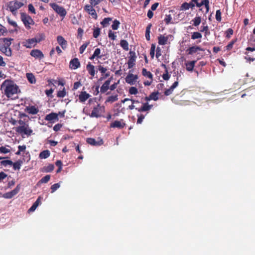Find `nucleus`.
<instances>
[{"instance_id": "27", "label": "nucleus", "mask_w": 255, "mask_h": 255, "mask_svg": "<svg viewBox=\"0 0 255 255\" xmlns=\"http://www.w3.org/2000/svg\"><path fill=\"white\" fill-rule=\"evenodd\" d=\"M101 54V49L99 48H97L95 49L93 54L91 57H90V59L93 60L95 58H101L102 56L100 55Z\"/></svg>"}, {"instance_id": "60", "label": "nucleus", "mask_w": 255, "mask_h": 255, "mask_svg": "<svg viewBox=\"0 0 255 255\" xmlns=\"http://www.w3.org/2000/svg\"><path fill=\"white\" fill-rule=\"evenodd\" d=\"M2 197L5 199H10L13 197L11 194L10 192L3 194Z\"/></svg>"}, {"instance_id": "17", "label": "nucleus", "mask_w": 255, "mask_h": 255, "mask_svg": "<svg viewBox=\"0 0 255 255\" xmlns=\"http://www.w3.org/2000/svg\"><path fill=\"white\" fill-rule=\"evenodd\" d=\"M80 66V63L78 58H74L70 62V68L72 69H76Z\"/></svg>"}, {"instance_id": "19", "label": "nucleus", "mask_w": 255, "mask_h": 255, "mask_svg": "<svg viewBox=\"0 0 255 255\" xmlns=\"http://www.w3.org/2000/svg\"><path fill=\"white\" fill-rule=\"evenodd\" d=\"M125 126V124L123 122V120H122L121 121H115L111 124V127L122 128H123Z\"/></svg>"}, {"instance_id": "46", "label": "nucleus", "mask_w": 255, "mask_h": 255, "mask_svg": "<svg viewBox=\"0 0 255 255\" xmlns=\"http://www.w3.org/2000/svg\"><path fill=\"white\" fill-rule=\"evenodd\" d=\"M10 149L7 148L6 146H0V152L2 153H7L10 152Z\"/></svg>"}, {"instance_id": "9", "label": "nucleus", "mask_w": 255, "mask_h": 255, "mask_svg": "<svg viewBox=\"0 0 255 255\" xmlns=\"http://www.w3.org/2000/svg\"><path fill=\"white\" fill-rule=\"evenodd\" d=\"M137 79V75L129 73L126 77L125 80L127 83L133 85L135 84Z\"/></svg>"}, {"instance_id": "11", "label": "nucleus", "mask_w": 255, "mask_h": 255, "mask_svg": "<svg viewBox=\"0 0 255 255\" xmlns=\"http://www.w3.org/2000/svg\"><path fill=\"white\" fill-rule=\"evenodd\" d=\"M152 107V105H149L148 103H144L142 104L140 107H137L136 110L140 112L149 111Z\"/></svg>"}, {"instance_id": "59", "label": "nucleus", "mask_w": 255, "mask_h": 255, "mask_svg": "<svg viewBox=\"0 0 255 255\" xmlns=\"http://www.w3.org/2000/svg\"><path fill=\"white\" fill-rule=\"evenodd\" d=\"M172 19V17L170 14L166 15L165 18H164V21L166 24H168L170 22Z\"/></svg>"}, {"instance_id": "44", "label": "nucleus", "mask_w": 255, "mask_h": 255, "mask_svg": "<svg viewBox=\"0 0 255 255\" xmlns=\"http://www.w3.org/2000/svg\"><path fill=\"white\" fill-rule=\"evenodd\" d=\"M201 31L203 32H204L206 35L210 34V31L207 25L201 26Z\"/></svg>"}, {"instance_id": "42", "label": "nucleus", "mask_w": 255, "mask_h": 255, "mask_svg": "<svg viewBox=\"0 0 255 255\" xmlns=\"http://www.w3.org/2000/svg\"><path fill=\"white\" fill-rule=\"evenodd\" d=\"M158 92H153L149 95V99H151V100H153L155 101H157L158 99Z\"/></svg>"}, {"instance_id": "62", "label": "nucleus", "mask_w": 255, "mask_h": 255, "mask_svg": "<svg viewBox=\"0 0 255 255\" xmlns=\"http://www.w3.org/2000/svg\"><path fill=\"white\" fill-rule=\"evenodd\" d=\"M98 69L102 74L105 73L107 71V69L106 68L103 67L101 65L99 66Z\"/></svg>"}, {"instance_id": "20", "label": "nucleus", "mask_w": 255, "mask_h": 255, "mask_svg": "<svg viewBox=\"0 0 255 255\" xmlns=\"http://www.w3.org/2000/svg\"><path fill=\"white\" fill-rule=\"evenodd\" d=\"M57 40L59 44L61 46V47L63 49H64L66 47L67 41L62 36H58L57 37Z\"/></svg>"}, {"instance_id": "63", "label": "nucleus", "mask_w": 255, "mask_h": 255, "mask_svg": "<svg viewBox=\"0 0 255 255\" xmlns=\"http://www.w3.org/2000/svg\"><path fill=\"white\" fill-rule=\"evenodd\" d=\"M61 127H62V125L61 124H56L53 127V130L55 131H57L60 129Z\"/></svg>"}, {"instance_id": "4", "label": "nucleus", "mask_w": 255, "mask_h": 255, "mask_svg": "<svg viewBox=\"0 0 255 255\" xmlns=\"http://www.w3.org/2000/svg\"><path fill=\"white\" fill-rule=\"evenodd\" d=\"M50 5L55 12H56L60 16H62L63 18H64L66 15V10L63 7L59 6L55 3H50Z\"/></svg>"}, {"instance_id": "15", "label": "nucleus", "mask_w": 255, "mask_h": 255, "mask_svg": "<svg viewBox=\"0 0 255 255\" xmlns=\"http://www.w3.org/2000/svg\"><path fill=\"white\" fill-rule=\"evenodd\" d=\"M45 120L47 121H50L53 122H54L55 121H58V115L54 113H50L46 116Z\"/></svg>"}, {"instance_id": "48", "label": "nucleus", "mask_w": 255, "mask_h": 255, "mask_svg": "<svg viewBox=\"0 0 255 255\" xmlns=\"http://www.w3.org/2000/svg\"><path fill=\"white\" fill-rule=\"evenodd\" d=\"M193 21L194 22V25L195 26H197L201 23V18L200 17H196L193 20Z\"/></svg>"}, {"instance_id": "2", "label": "nucleus", "mask_w": 255, "mask_h": 255, "mask_svg": "<svg viewBox=\"0 0 255 255\" xmlns=\"http://www.w3.org/2000/svg\"><path fill=\"white\" fill-rule=\"evenodd\" d=\"M21 15V20L23 22L25 26L29 29L30 28V25H33L34 24V22L32 18L25 13L21 12L20 13Z\"/></svg>"}, {"instance_id": "26", "label": "nucleus", "mask_w": 255, "mask_h": 255, "mask_svg": "<svg viewBox=\"0 0 255 255\" xmlns=\"http://www.w3.org/2000/svg\"><path fill=\"white\" fill-rule=\"evenodd\" d=\"M135 60L136 57L134 55L129 57L128 62V68L129 69L131 68L135 65Z\"/></svg>"}, {"instance_id": "54", "label": "nucleus", "mask_w": 255, "mask_h": 255, "mask_svg": "<svg viewBox=\"0 0 255 255\" xmlns=\"http://www.w3.org/2000/svg\"><path fill=\"white\" fill-rule=\"evenodd\" d=\"M216 19L218 21L221 20V12L220 10H217L216 12Z\"/></svg>"}, {"instance_id": "43", "label": "nucleus", "mask_w": 255, "mask_h": 255, "mask_svg": "<svg viewBox=\"0 0 255 255\" xmlns=\"http://www.w3.org/2000/svg\"><path fill=\"white\" fill-rule=\"evenodd\" d=\"M201 37H202L201 34L198 32H193L191 36V38L193 39H198V38H200Z\"/></svg>"}, {"instance_id": "52", "label": "nucleus", "mask_w": 255, "mask_h": 255, "mask_svg": "<svg viewBox=\"0 0 255 255\" xmlns=\"http://www.w3.org/2000/svg\"><path fill=\"white\" fill-rule=\"evenodd\" d=\"M108 36L112 40H115L117 37L116 33L113 32L111 30L109 31Z\"/></svg>"}, {"instance_id": "23", "label": "nucleus", "mask_w": 255, "mask_h": 255, "mask_svg": "<svg viewBox=\"0 0 255 255\" xmlns=\"http://www.w3.org/2000/svg\"><path fill=\"white\" fill-rule=\"evenodd\" d=\"M86 69L90 75L92 77L95 76V69L94 65H92L90 63H89L86 66Z\"/></svg>"}, {"instance_id": "61", "label": "nucleus", "mask_w": 255, "mask_h": 255, "mask_svg": "<svg viewBox=\"0 0 255 255\" xmlns=\"http://www.w3.org/2000/svg\"><path fill=\"white\" fill-rule=\"evenodd\" d=\"M103 0H90L91 5L95 6L101 2Z\"/></svg>"}, {"instance_id": "28", "label": "nucleus", "mask_w": 255, "mask_h": 255, "mask_svg": "<svg viewBox=\"0 0 255 255\" xmlns=\"http://www.w3.org/2000/svg\"><path fill=\"white\" fill-rule=\"evenodd\" d=\"M195 6V4L192 2L187 3L184 2L181 6V10H187L189 8H193Z\"/></svg>"}, {"instance_id": "35", "label": "nucleus", "mask_w": 255, "mask_h": 255, "mask_svg": "<svg viewBox=\"0 0 255 255\" xmlns=\"http://www.w3.org/2000/svg\"><path fill=\"white\" fill-rule=\"evenodd\" d=\"M121 47L125 50H128V43L126 40H122L120 42Z\"/></svg>"}, {"instance_id": "55", "label": "nucleus", "mask_w": 255, "mask_h": 255, "mask_svg": "<svg viewBox=\"0 0 255 255\" xmlns=\"http://www.w3.org/2000/svg\"><path fill=\"white\" fill-rule=\"evenodd\" d=\"M12 39L11 38H5L3 39V42H4V44L6 46L9 47L10 45L11 44V41Z\"/></svg>"}, {"instance_id": "56", "label": "nucleus", "mask_w": 255, "mask_h": 255, "mask_svg": "<svg viewBox=\"0 0 255 255\" xmlns=\"http://www.w3.org/2000/svg\"><path fill=\"white\" fill-rule=\"evenodd\" d=\"M137 116L138 117V119L137 121V124H141L143 119H144V117H145L144 116L140 114V115H137Z\"/></svg>"}, {"instance_id": "32", "label": "nucleus", "mask_w": 255, "mask_h": 255, "mask_svg": "<svg viewBox=\"0 0 255 255\" xmlns=\"http://www.w3.org/2000/svg\"><path fill=\"white\" fill-rule=\"evenodd\" d=\"M50 156V151L48 150H44L39 154V157L41 159H45Z\"/></svg>"}, {"instance_id": "16", "label": "nucleus", "mask_w": 255, "mask_h": 255, "mask_svg": "<svg viewBox=\"0 0 255 255\" xmlns=\"http://www.w3.org/2000/svg\"><path fill=\"white\" fill-rule=\"evenodd\" d=\"M0 50L7 56H11V50L9 47L5 45L0 46Z\"/></svg>"}, {"instance_id": "18", "label": "nucleus", "mask_w": 255, "mask_h": 255, "mask_svg": "<svg viewBox=\"0 0 255 255\" xmlns=\"http://www.w3.org/2000/svg\"><path fill=\"white\" fill-rule=\"evenodd\" d=\"M25 111L30 114L35 115L38 112L39 110L34 106H29L26 107Z\"/></svg>"}, {"instance_id": "57", "label": "nucleus", "mask_w": 255, "mask_h": 255, "mask_svg": "<svg viewBox=\"0 0 255 255\" xmlns=\"http://www.w3.org/2000/svg\"><path fill=\"white\" fill-rule=\"evenodd\" d=\"M170 75L168 74L167 69L165 70V73L162 75V78L165 80H168L170 78Z\"/></svg>"}, {"instance_id": "1", "label": "nucleus", "mask_w": 255, "mask_h": 255, "mask_svg": "<svg viewBox=\"0 0 255 255\" xmlns=\"http://www.w3.org/2000/svg\"><path fill=\"white\" fill-rule=\"evenodd\" d=\"M1 89L4 95L8 98L13 99L19 90L18 87L12 81L6 80L2 84Z\"/></svg>"}, {"instance_id": "3", "label": "nucleus", "mask_w": 255, "mask_h": 255, "mask_svg": "<svg viewBox=\"0 0 255 255\" xmlns=\"http://www.w3.org/2000/svg\"><path fill=\"white\" fill-rule=\"evenodd\" d=\"M23 3L18 1H11L8 3V8L13 15H16V11L18 9L23 6Z\"/></svg>"}, {"instance_id": "49", "label": "nucleus", "mask_w": 255, "mask_h": 255, "mask_svg": "<svg viewBox=\"0 0 255 255\" xmlns=\"http://www.w3.org/2000/svg\"><path fill=\"white\" fill-rule=\"evenodd\" d=\"M60 185L59 183L52 185L51 187V193H54L57 189L60 187Z\"/></svg>"}, {"instance_id": "12", "label": "nucleus", "mask_w": 255, "mask_h": 255, "mask_svg": "<svg viewBox=\"0 0 255 255\" xmlns=\"http://www.w3.org/2000/svg\"><path fill=\"white\" fill-rule=\"evenodd\" d=\"M87 142L89 144L94 146H100L103 144V140L102 139L96 140L93 138H88L87 139Z\"/></svg>"}, {"instance_id": "45", "label": "nucleus", "mask_w": 255, "mask_h": 255, "mask_svg": "<svg viewBox=\"0 0 255 255\" xmlns=\"http://www.w3.org/2000/svg\"><path fill=\"white\" fill-rule=\"evenodd\" d=\"M50 179V176L49 175H47L42 178L40 180V182L42 183H46L49 181Z\"/></svg>"}, {"instance_id": "8", "label": "nucleus", "mask_w": 255, "mask_h": 255, "mask_svg": "<svg viewBox=\"0 0 255 255\" xmlns=\"http://www.w3.org/2000/svg\"><path fill=\"white\" fill-rule=\"evenodd\" d=\"M43 39V37L42 35L41 39H37V38L29 39L26 41L24 45L26 48H30L32 46H34L37 43L39 42Z\"/></svg>"}, {"instance_id": "5", "label": "nucleus", "mask_w": 255, "mask_h": 255, "mask_svg": "<svg viewBox=\"0 0 255 255\" xmlns=\"http://www.w3.org/2000/svg\"><path fill=\"white\" fill-rule=\"evenodd\" d=\"M16 131L21 134H24L29 136L32 132V130L29 127L28 125L25 126H19L16 128Z\"/></svg>"}, {"instance_id": "21", "label": "nucleus", "mask_w": 255, "mask_h": 255, "mask_svg": "<svg viewBox=\"0 0 255 255\" xmlns=\"http://www.w3.org/2000/svg\"><path fill=\"white\" fill-rule=\"evenodd\" d=\"M90 97V95L87 93L86 92H82L79 96V99L80 102L83 103L85 102Z\"/></svg>"}, {"instance_id": "58", "label": "nucleus", "mask_w": 255, "mask_h": 255, "mask_svg": "<svg viewBox=\"0 0 255 255\" xmlns=\"http://www.w3.org/2000/svg\"><path fill=\"white\" fill-rule=\"evenodd\" d=\"M226 37L230 38L231 36L233 34V30L231 28H229L226 32Z\"/></svg>"}, {"instance_id": "14", "label": "nucleus", "mask_w": 255, "mask_h": 255, "mask_svg": "<svg viewBox=\"0 0 255 255\" xmlns=\"http://www.w3.org/2000/svg\"><path fill=\"white\" fill-rule=\"evenodd\" d=\"M112 79V77H111L109 80L105 81V83L103 84L100 89V91L102 93H105L109 89V86Z\"/></svg>"}, {"instance_id": "33", "label": "nucleus", "mask_w": 255, "mask_h": 255, "mask_svg": "<svg viewBox=\"0 0 255 255\" xmlns=\"http://www.w3.org/2000/svg\"><path fill=\"white\" fill-rule=\"evenodd\" d=\"M131 102H132V104L128 106V109L129 110H133V109H135L136 110V104H139L140 102L138 101L135 100H131Z\"/></svg>"}, {"instance_id": "40", "label": "nucleus", "mask_w": 255, "mask_h": 255, "mask_svg": "<svg viewBox=\"0 0 255 255\" xmlns=\"http://www.w3.org/2000/svg\"><path fill=\"white\" fill-rule=\"evenodd\" d=\"M0 164L1 165H3L5 167L7 166V165L11 166L12 164H13V162L12 161L9 160H2L0 162Z\"/></svg>"}, {"instance_id": "41", "label": "nucleus", "mask_w": 255, "mask_h": 255, "mask_svg": "<svg viewBox=\"0 0 255 255\" xmlns=\"http://www.w3.org/2000/svg\"><path fill=\"white\" fill-rule=\"evenodd\" d=\"M20 188V185H17L16 187V188L10 191L12 197L14 196L15 195H16L19 191Z\"/></svg>"}, {"instance_id": "24", "label": "nucleus", "mask_w": 255, "mask_h": 255, "mask_svg": "<svg viewBox=\"0 0 255 255\" xmlns=\"http://www.w3.org/2000/svg\"><path fill=\"white\" fill-rule=\"evenodd\" d=\"M198 51H203V49L198 46L191 47L187 50L188 54L190 55L193 54Z\"/></svg>"}, {"instance_id": "22", "label": "nucleus", "mask_w": 255, "mask_h": 255, "mask_svg": "<svg viewBox=\"0 0 255 255\" xmlns=\"http://www.w3.org/2000/svg\"><path fill=\"white\" fill-rule=\"evenodd\" d=\"M203 5H204L205 6L206 13H208L209 10V1L208 0H202L201 2H197L196 4V6L198 7H201Z\"/></svg>"}, {"instance_id": "13", "label": "nucleus", "mask_w": 255, "mask_h": 255, "mask_svg": "<svg viewBox=\"0 0 255 255\" xmlns=\"http://www.w3.org/2000/svg\"><path fill=\"white\" fill-rule=\"evenodd\" d=\"M30 55L31 56L35 58L42 59L44 57V55L42 52L38 49H34L31 50Z\"/></svg>"}, {"instance_id": "47", "label": "nucleus", "mask_w": 255, "mask_h": 255, "mask_svg": "<svg viewBox=\"0 0 255 255\" xmlns=\"http://www.w3.org/2000/svg\"><path fill=\"white\" fill-rule=\"evenodd\" d=\"M89 42H86L85 43H84L79 48V52L81 54H82L88 45H89Z\"/></svg>"}, {"instance_id": "53", "label": "nucleus", "mask_w": 255, "mask_h": 255, "mask_svg": "<svg viewBox=\"0 0 255 255\" xmlns=\"http://www.w3.org/2000/svg\"><path fill=\"white\" fill-rule=\"evenodd\" d=\"M100 34V29L96 28L93 31V37L94 38H97Z\"/></svg>"}, {"instance_id": "51", "label": "nucleus", "mask_w": 255, "mask_h": 255, "mask_svg": "<svg viewBox=\"0 0 255 255\" xmlns=\"http://www.w3.org/2000/svg\"><path fill=\"white\" fill-rule=\"evenodd\" d=\"M57 97L60 98H63L66 95V91L64 88L62 90L59 91L57 93Z\"/></svg>"}, {"instance_id": "31", "label": "nucleus", "mask_w": 255, "mask_h": 255, "mask_svg": "<svg viewBox=\"0 0 255 255\" xmlns=\"http://www.w3.org/2000/svg\"><path fill=\"white\" fill-rule=\"evenodd\" d=\"M142 74L144 76L148 78L149 79H150V80H152V78H153L152 74H151V73L150 72L147 71L146 69H145V68L142 69Z\"/></svg>"}, {"instance_id": "39", "label": "nucleus", "mask_w": 255, "mask_h": 255, "mask_svg": "<svg viewBox=\"0 0 255 255\" xmlns=\"http://www.w3.org/2000/svg\"><path fill=\"white\" fill-rule=\"evenodd\" d=\"M120 22L119 20L115 19L113 21V23L112 25V28L113 30H117L120 26Z\"/></svg>"}, {"instance_id": "64", "label": "nucleus", "mask_w": 255, "mask_h": 255, "mask_svg": "<svg viewBox=\"0 0 255 255\" xmlns=\"http://www.w3.org/2000/svg\"><path fill=\"white\" fill-rule=\"evenodd\" d=\"M54 168V166L52 164L49 165L47 167L46 169V172H51L52 171Z\"/></svg>"}, {"instance_id": "38", "label": "nucleus", "mask_w": 255, "mask_h": 255, "mask_svg": "<svg viewBox=\"0 0 255 255\" xmlns=\"http://www.w3.org/2000/svg\"><path fill=\"white\" fill-rule=\"evenodd\" d=\"M21 163L22 162L20 160H18L14 163H13V164H12V165L13 166V168L14 170H19L21 167Z\"/></svg>"}, {"instance_id": "25", "label": "nucleus", "mask_w": 255, "mask_h": 255, "mask_svg": "<svg viewBox=\"0 0 255 255\" xmlns=\"http://www.w3.org/2000/svg\"><path fill=\"white\" fill-rule=\"evenodd\" d=\"M196 61H192L185 63L186 69L188 71H192Z\"/></svg>"}, {"instance_id": "10", "label": "nucleus", "mask_w": 255, "mask_h": 255, "mask_svg": "<svg viewBox=\"0 0 255 255\" xmlns=\"http://www.w3.org/2000/svg\"><path fill=\"white\" fill-rule=\"evenodd\" d=\"M85 10L90 14L93 18H96L97 17L96 10L93 7L92 5H86L84 7Z\"/></svg>"}, {"instance_id": "37", "label": "nucleus", "mask_w": 255, "mask_h": 255, "mask_svg": "<svg viewBox=\"0 0 255 255\" xmlns=\"http://www.w3.org/2000/svg\"><path fill=\"white\" fill-rule=\"evenodd\" d=\"M118 100V98L117 95H113V96L109 97L108 98V99H107L106 102L113 103L115 101H117Z\"/></svg>"}, {"instance_id": "7", "label": "nucleus", "mask_w": 255, "mask_h": 255, "mask_svg": "<svg viewBox=\"0 0 255 255\" xmlns=\"http://www.w3.org/2000/svg\"><path fill=\"white\" fill-rule=\"evenodd\" d=\"M172 37L173 36L171 35H165L160 34L158 37V43L161 45L167 44L168 43V40L172 39Z\"/></svg>"}, {"instance_id": "30", "label": "nucleus", "mask_w": 255, "mask_h": 255, "mask_svg": "<svg viewBox=\"0 0 255 255\" xmlns=\"http://www.w3.org/2000/svg\"><path fill=\"white\" fill-rule=\"evenodd\" d=\"M112 20V18L111 17L105 18L101 22V25L104 27H107L109 24L110 21Z\"/></svg>"}, {"instance_id": "34", "label": "nucleus", "mask_w": 255, "mask_h": 255, "mask_svg": "<svg viewBox=\"0 0 255 255\" xmlns=\"http://www.w3.org/2000/svg\"><path fill=\"white\" fill-rule=\"evenodd\" d=\"M151 27V24H149L146 28L145 37H146V40L148 41L150 40V32Z\"/></svg>"}, {"instance_id": "6", "label": "nucleus", "mask_w": 255, "mask_h": 255, "mask_svg": "<svg viewBox=\"0 0 255 255\" xmlns=\"http://www.w3.org/2000/svg\"><path fill=\"white\" fill-rule=\"evenodd\" d=\"M104 107L98 105L97 107L93 108L90 115L91 117L99 118L101 116L102 112L104 111Z\"/></svg>"}, {"instance_id": "36", "label": "nucleus", "mask_w": 255, "mask_h": 255, "mask_svg": "<svg viewBox=\"0 0 255 255\" xmlns=\"http://www.w3.org/2000/svg\"><path fill=\"white\" fill-rule=\"evenodd\" d=\"M26 77L30 83H34L35 82V78L32 73H27Z\"/></svg>"}, {"instance_id": "29", "label": "nucleus", "mask_w": 255, "mask_h": 255, "mask_svg": "<svg viewBox=\"0 0 255 255\" xmlns=\"http://www.w3.org/2000/svg\"><path fill=\"white\" fill-rule=\"evenodd\" d=\"M40 202V197H39L36 200V201L33 203L32 206L29 209L28 212H31L34 211L35 210V209H36V208L39 205Z\"/></svg>"}, {"instance_id": "50", "label": "nucleus", "mask_w": 255, "mask_h": 255, "mask_svg": "<svg viewBox=\"0 0 255 255\" xmlns=\"http://www.w3.org/2000/svg\"><path fill=\"white\" fill-rule=\"evenodd\" d=\"M129 93L131 95H135L138 93V90L136 88L131 87L129 89Z\"/></svg>"}]
</instances>
